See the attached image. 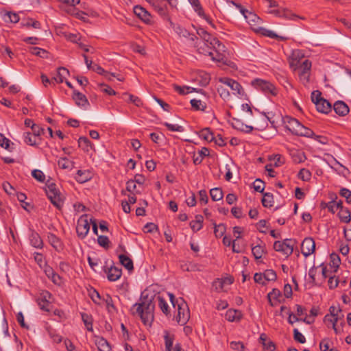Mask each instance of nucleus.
<instances>
[{"label": "nucleus", "mask_w": 351, "mask_h": 351, "mask_svg": "<svg viewBox=\"0 0 351 351\" xmlns=\"http://www.w3.org/2000/svg\"><path fill=\"white\" fill-rule=\"evenodd\" d=\"M136 313L140 316L141 320L145 325H150L154 321V311L155 305L152 299H146L139 304H135Z\"/></svg>", "instance_id": "obj_1"}, {"label": "nucleus", "mask_w": 351, "mask_h": 351, "mask_svg": "<svg viewBox=\"0 0 351 351\" xmlns=\"http://www.w3.org/2000/svg\"><path fill=\"white\" fill-rule=\"evenodd\" d=\"M45 192L51 204L60 210L63 207L64 197L51 180H48L45 184Z\"/></svg>", "instance_id": "obj_2"}, {"label": "nucleus", "mask_w": 351, "mask_h": 351, "mask_svg": "<svg viewBox=\"0 0 351 351\" xmlns=\"http://www.w3.org/2000/svg\"><path fill=\"white\" fill-rule=\"evenodd\" d=\"M319 90H314L311 93V100L315 104L317 111L327 114L331 111V104L326 99L321 97Z\"/></svg>", "instance_id": "obj_3"}, {"label": "nucleus", "mask_w": 351, "mask_h": 351, "mask_svg": "<svg viewBox=\"0 0 351 351\" xmlns=\"http://www.w3.org/2000/svg\"><path fill=\"white\" fill-rule=\"evenodd\" d=\"M252 85L257 90H261L266 95L275 96L278 93L276 88L269 81L261 79H255L252 82Z\"/></svg>", "instance_id": "obj_4"}, {"label": "nucleus", "mask_w": 351, "mask_h": 351, "mask_svg": "<svg viewBox=\"0 0 351 351\" xmlns=\"http://www.w3.org/2000/svg\"><path fill=\"white\" fill-rule=\"evenodd\" d=\"M294 243L295 241L289 239H286L282 241H276L274 243V249L277 252H282L284 255L288 257L293 252Z\"/></svg>", "instance_id": "obj_5"}, {"label": "nucleus", "mask_w": 351, "mask_h": 351, "mask_svg": "<svg viewBox=\"0 0 351 351\" xmlns=\"http://www.w3.org/2000/svg\"><path fill=\"white\" fill-rule=\"evenodd\" d=\"M190 318V312L187 304L181 299V302L178 305L177 322L183 326L187 323Z\"/></svg>", "instance_id": "obj_6"}, {"label": "nucleus", "mask_w": 351, "mask_h": 351, "mask_svg": "<svg viewBox=\"0 0 351 351\" xmlns=\"http://www.w3.org/2000/svg\"><path fill=\"white\" fill-rule=\"evenodd\" d=\"M51 294L46 290L42 291L36 299V302L42 311L49 312L51 306Z\"/></svg>", "instance_id": "obj_7"}, {"label": "nucleus", "mask_w": 351, "mask_h": 351, "mask_svg": "<svg viewBox=\"0 0 351 351\" xmlns=\"http://www.w3.org/2000/svg\"><path fill=\"white\" fill-rule=\"evenodd\" d=\"M90 230V224L87 219V215H84L80 217L77 221L76 231L77 236L84 239Z\"/></svg>", "instance_id": "obj_8"}, {"label": "nucleus", "mask_w": 351, "mask_h": 351, "mask_svg": "<svg viewBox=\"0 0 351 351\" xmlns=\"http://www.w3.org/2000/svg\"><path fill=\"white\" fill-rule=\"evenodd\" d=\"M315 250V243L313 238L306 237L305 238L301 244V252L305 256L307 257L312 254Z\"/></svg>", "instance_id": "obj_9"}, {"label": "nucleus", "mask_w": 351, "mask_h": 351, "mask_svg": "<svg viewBox=\"0 0 351 351\" xmlns=\"http://www.w3.org/2000/svg\"><path fill=\"white\" fill-rule=\"evenodd\" d=\"M219 82L226 85L232 90L234 91V94L241 95L243 88L237 81L228 77H222L219 79Z\"/></svg>", "instance_id": "obj_10"}, {"label": "nucleus", "mask_w": 351, "mask_h": 351, "mask_svg": "<svg viewBox=\"0 0 351 351\" xmlns=\"http://www.w3.org/2000/svg\"><path fill=\"white\" fill-rule=\"evenodd\" d=\"M303 58L304 53L300 50H293L289 58L290 67L294 71L298 69L299 68L300 60Z\"/></svg>", "instance_id": "obj_11"}, {"label": "nucleus", "mask_w": 351, "mask_h": 351, "mask_svg": "<svg viewBox=\"0 0 351 351\" xmlns=\"http://www.w3.org/2000/svg\"><path fill=\"white\" fill-rule=\"evenodd\" d=\"M284 122L286 124L285 128L287 130H289L295 135H296L302 125L296 119L291 117H286L284 119Z\"/></svg>", "instance_id": "obj_12"}, {"label": "nucleus", "mask_w": 351, "mask_h": 351, "mask_svg": "<svg viewBox=\"0 0 351 351\" xmlns=\"http://www.w3.org/2000/svg\"><path fill=\"white\" fill-rule=\"evenodd\" d=\"M243 16L246 19L247 23L251 25L252 29L255 32H258L260 28L258 24L261 21V19L256 14L249 12L248 10L245 12V14Z\"/></svg>", "instance_id": "obj_13"}, {"label": "nucleus", "mask_w": 351, "mask_h": 351, "mask_svg": "<svg viewBox=\"0 0 351 351\" xmlns=\"http://www.w3.org/2000/svg\"><path fill=\"white\" fill-rule=\"evenodd\" d=\"M134 13L144 23L147 24L151 23V14L142 6L135 5L134 7Z\"/></svg>", "instance_id": "obj_14"}, {"label": "nucleus", "mask_w": 351, "mask_h": 351, "mask_svg": "<svg viewBox=\"0 0 351 351\" xmlns=\"http://www.w3.org/2000/svg\"><path fill=\"white\" fill-rule=\"evenodd\" d=\"M72 98L75 101V104L78 106L84 107L89 104L86 97L77 90H73Z\"/></svg>", "instance_id": "obj_15"}, {"label": "nucleus", "mask_w": 351, "mask_h": 351, "mask_svg": "<svg viewBox=\"0 0 351 351\" xmlns=\"http://www.w3.org/2000/svg\"><path fill=\"white\" fill-rule=\"evenodd\" d=\"M231 124L234 128L246 133H250L253 130L252 126L244 124L238 119L233 118Z\"/></svg>", "instance_id": "obj_16"}, {"label": "nucleus", "mask_w": 351, "mask_h": 351, "mask_svg": "<svg viewBox=\"0 0 351 351\" xmlns=\"http://www.w3.org/2000/svg\"><path fill=\"white\" fill-rule=\"evenodd\" d=\"M333 108L335 112L340 116H345L349 112L348 106L341 101H336L334 104Z\"/></svg>", "instance_id": "obj_17"}, {"label": "nucleus", "mask_w": 351, "mask_h": 351, "mask_svg": "<svg viewBox=\"0 0 351 351\" xmlns=\"http://www.w3.org/2000/svg\"><path fill=\"white\" fill-rule=\"evenodd\" d=\"M121 274V269L117 267H110L107 272V278L110 281H116L120 278Z\"/></svg>", "instance_id": "obj_18"}, {"label": "nucleus", "mask_w": 351, "mask_h": 351, "mask_svg": "<svg viewBox=\"0 0 351 351\" xmlns=\"http://www.w3.org/2000/svg\"><path fill=\"white\" fill-rule=\"evenodd\" d=\"M29 241L34 247L42 248L43 247V241L40 236L34 231H32L29 235Z\"/></svg>", "instance_id": "obj_19"}, {"label": "nucleus", "mask_w": 351, "mask_h": 351, "mask_svg": "<svg viewBox=\"0 0 351 351\" xmlns=\"http://www.w3.org/2000/svg\"><path fill=\"white\" fill-rule=\"evenodd\" d=\"M290 155L295 163H301L306 160L304 152L298 149H292L290 151Z\"/></svg>", "instance_id": "obj_20"}, {"label": "nucleus", "mask_w": 351, "mask_h": 351, "mask_svg": "<svg viewBox=\"0 0 351 351\" xmlns=\"http://www.w3.org/2000/svg\"><path fill=\"white\" fill-rule=\"evenodd\" d=\"M225 317L229 322H235L241 319L242 313L238 310L229 309L226 311Z\"/></svg>", "instance_id": "obj_21"}, {"label": "nucleus", "mask_w": 351, "mask_h": 351, "mask_svg": "<svg viewBox=\"0 0 351 351\" xmlns=\"http://www.w3.org/2000/svg\"><path fill=\"white\" fill-rule=\"evenodd\" d=\"M92 178V173L89 171L78 170L75 176V180L80 183H84L90 180Z\"/></svg>", "instance_id": "obj_22"}, {"label": "nucleus", "mask_w": 351, "mask_h": 351, "mask_svg": "<svg viewBox=\"0 0 351 351\" xmlns=\"http://www.w3.org/2000/svg\"><path fill=\"white\" fill-rule=\"evenodd\" d=\"M197 34L205 41L204 45L209 47L210 45V40L212 38H215V37L212 36L207 31H206L203 28H199L197 30Z\"/></svg>", "instance_id": "obj_23"}, {"label": "nucleus", "mask_w": 351, "mask_h": 351, "mask_svg": "<svg viewBox=\"0 0 351 351\" xmlns=\"http://www.w3.org/2000/svg\"><path fill=\"white\" fill-rule=\"evenodd\" d=\"M48 240L49 243L55 248L57 251L62 250V244L60 239L56 237L54 234H49L48 235Z\"/></svg>", "instance_id": "obj_24"}, {"label": "nucleus", "mask_w": 351, "mask_h": 351, "mask_svg": "<svg viewBox=\"0 0 351 351\" xmlns=\"http://www.w3.org/2000/svg\"><path fill=\"white\" fill-rule=\"evenodd\" d=\"M260 342L263 344V346L265 349L269 350V351H273L275 350V344L274 342L269 341H267V335L265 333H263L260 335L259 338Z\"/></svg>", "instance_id": "obj_25"}, {"label": "nucleus", "mask_w": 351, "mask_h": 351, "mask_svg": "<svg viewBox=\"0 0 351 351\" xmlns=\"http://www.w3.org/2000/svg\"><path fill=\"white\" fill-rule=\"evenodd\" d=\"M120 263L123 265L128 270L131 271L134 269L133 261L128 256L121 254L119 256Z\"/></svg>", "instance_id": "obj_26"}, {"label": "nucleus", "mask_w": 351, "mask_h": 351, "mask_svg": "<svg viewBox=\"0 0 351 351\" xmlns=\"http://www.w3.org/2000/svg\"><path fill=\"white\" fill-rule=\"evenodd\" d=\"M64 74L69 75V70L64 67L58 68L57 76L53 77L55 84H60V83L63 82L64 78Z\"/></svg>", "instance_id": "obj_27"}, {"label": "nucleus", "mask_w": 351, "mask_h": 351, "mask_svg": "<svg viewBox=\"0 0 351 351\" xmlns=\"http://www.w3.org/2000/svg\"><path fill=\"white\" fill-rule=\"evenodd\" d=\"M203 217L200 215L195 216V220L191 221L190 226L193 232H197L202 228Z\"/></svg>", "instance_id": "obj_28"}, {"label": "nucleus", "mask_w": 351, "mask_h": 351, "mask_svg": "<svg viewBox=\"0 0 351 351\" xmlns=\"http://www.w3.org/2000/svg\"><path fill=\"white\" fill-rule=\"evenodd\" d=\"M208 54L211 57L213 60L226 64L227 58L224 53L215 51V54H214V53L208 51Z\"/></svg>", "instance_id": "obj_29"}, {"label": "nucleus", "mask_w": 351, "mask_h": 351, "mask_svg": "<svg viewBox=\"0 0 351 351\" xmlns=\"http://www.w3.org/2000/svg\"><path fill=\"white\" fill-rule=\"evenodd\" d=\"M262 204L264 207L271 208L274 204V196L271 193H263Z\"/></svg>", "instance_id": "obj_30"}, {"label": "nucleus", "mask_w": 351, "mask_h": 351, "mask_svg": "<svg viewBox=\"0 0 351 351\" xmlns=\"http://www.w3.org/2000/svg\"><path fill=\"white\" fill-rule=\"evenodd\" d=\"M265 252V244L261 245L257 244L252 247V253L254 255L255 259H259L262 257Z\"/></svg>", "instance_id": "obj_31"}, {"label": "nucleus", "mask_w": 351, "mask_h": 351, "mask_svg": "<svg viewBox=\"0 0 351 351\" xmlns=\"http://www.w3.org/2000/svg\"><path fill=\"white\" fill-rule=\"evenodd\" d=\"M209 47L215 49V51L224 53L226 47L217 38H212Z\"/></svg>", "instance_id": "obj_32"}, {"label": "nucleus", "mask_w": 351, "mask_h": 351, "mask_svg": "<svg viewBox=\"0 0 351 351\" xmlns=\"http://www.w3.org/2000/svg\"><path fill=\"white\" fill-rule=\"evenodd\" d=\"M165 338V351H171L172 346L174 341V335H170L167 331H165V335L164 336Z\"/></svg>", "instance_id": "obj_33"}, {"label": "nucleus", "mask_w": 351, "mask_h": 351, "mask_svg": "<svg viewBox=\"0 0 351 351\" xmlns=\"http://www.w3.org/2000/svg\"><path fill=\"white\" fill-rule=\"evenodd\" d=\"M78 145L80 147L86 152L89 151V148L92 146L89 139L85 136H81L79 138Z\"/></svg>", "instance_id": "obj_34"}, {"label": "nucleus", "mask_w": 351, "mask_h": 351, "mask_svg": "<svg viewBox=\"0 0 351 351\" xmlns=\"http://www.w3.org/2000/svg\"><path fill=\"white\" fill-rule=\"evenodd\" d=\"M29 52L33 55L39 56L43 58H47L48 57V52L40 47H32L29 48Z\"/></svg>", "instance_id": "obj_35"}, {"label": "nucleus", "mask_w": 351, "mask_h": 351, "mask_svg": "<svg viewBox=\"0 0 351 351\" xmlns=\"http://www.w3.org/2000/svg\"><path fill=\"white\" fill-rule=\"evenodd\" d=\"M173 86L174 90L176 91H177L180 95H186L188 93H192V92L197 91L196 88H191L190 86H180L177 84H173Z\"/></svg>", "instance_id": "obj_36"}, {"label": "nucleus", "mask_w": 351, "mask_h": 351, "mask_svg": "<svg viewBox=\"0 0 351 351\" xmlns=\"http://www.w3.org/2000/svg\"><path fill=\"white\" fill-rule=\"evenodd\" d=\"M96 345L99 351H110L111 348L108 342L104 338H99L96 341Z\"/></svg>", "instance_id": "obj_37"}, {"label": "nucleus", "mask_w": 351, "mask_h": 351, "mask_svg": "<svg viewBox=\"0 0 351 351\" xmlns=\"http://www.w3.org/2000/svg\"><path fill=\"white\" fill-rule=\"evenodd\" d=\"M210 195L211 197V199L216 202L219 201L223 198V191L220 188H214L210 189Z\"/></svg>", "instance_id": "obj_38"}, {"label": "nucleus", "mask_w": 351, "mask_h": 351, "mask_svg": "<svg viewBox=\"0 0 351 351\" xmlns=\"http://www.w3.org/2000/svg\"><path fill=\"white\" fill-rule=\"evenodd\" d=\"M214 226V233L216 237H221L226 232V228L223 223L217 225L215 222H213Z\"/></svg>", "instance_id": "obj_39"}, {"label": "nucleus", "mask_w": 351, "mask_h": 351, "mask_svg": "<svg viewBox=\"0 0 351 351\" xmlns=\"http://www.w3.org/2000/svg\"><path fill=\"white\" fill-rule=\"evenodd\" d=\"M0 136L2 138V141H0V146L9 152H12L14 149L12 147L14 143H11V141L8 138L5 137L3 134H0Z\"/></svg>", "instance_id": "obj_40"}, {"label": "nucleus", "mask_w": 351, "mask_h": 351, "mask_svg": "<svg viewBox=\"0 0 351 351\" xmlns=\"http://www.w3.org/2000/svg\"><path fill=\"white\" fill-rule=\"evenodd\" d=\"M341 221L349 223L351 220V213L348 209H341L338 213Z\"/></svg>", "instance_id": "obj_41"}, {"label": "nucleus", "mask_w": 351, "mask_h": 351, "mask_svg": "<svg viewBox=\"0 0 351 351\" xmlns=\"http://www.w3.org/2000/svg\"><path fill=\"white\" fill-rule=\"evenodd\" d=\"M296 135L306 137H313V135H315V133L311 129L306 128L302 124Z\"/></svg>", "instance_id": "obj_42"}, {"label": "nucleus", "mask_w": 351, "mask_h": 351, "mask_svg": "<svg viewBox=\"0 0 351 351\" xmlns=\"http://www.w3.org/2000/svg\"><path fill=\"white\" fill-rule=\"evenodd\" d=\"M200 137L207 141H213L214 140L213 134L211 132L210 128H206L202 129L199 133Z\"/></svg>", "instance_id": "obj_43"}, {"label": "nucleus", "mask_w": 351, "mask_h": 351, "mask_svg": "<svg viewBox=\"0 0 351 351\" xmlns=\"http://www.w3.org/2000/svg\"><path fill=\"white\" fill-rule=\"evenodd\" d=\"M19 15L12 12H7L4 15V21L7 23L10 22L16 23L19 22Z\"/></svg>", "instance_id": "obj_44"}, {"label": "nucleus", "mask_w": 351, "mask_h": 351, "mask_svg": "<svg viewBox=\"0 0 351 351\" xmlns=\"http://www.w3.org/2000/svg\"><path fill=\"white\" fill-rule=\"evenodd\" d=\"M281 296L280 291L277 289H273L271 292L267 294V298L271 306H274L272 300H278Z\"/></svg>", "instance_id": "obj_45"}, {"label": "nucleus", "mask_w": 351, "mask_h": 351, "mask_svg": "<svg viewBox=\"0 0 351 351\" xmlns=\"http://www.w3.org/2000/svg\"><path fill=\"white\" fill-rule=\"evenodd\" d=\"M82 319L84 322L86 328L89 331H93V321L91 317L86 313H81Z\"/></svg>", "instance_id": "obj_46"}, {"label": "nucleus", "mask_w": 351, "mask_h": 351, "mask_svg": "<svg viewBox=\"0 0 351 351\" xmlns=\"http://www.w3.org/2000/svg\"><path fill=\"white\" fill-rule=\"evenodd\" d=\"M58 165L62 169H69L72 168L73 162L66 158H61Z\"/></svg>", "instance_id": "obj_47"}, {"label": "nucleus", "mask_w": 351, "mask_h": 351, "mask_svg": "<svg viewBox=\"0 0 351 351\" xmlns=\"http://www.w3.org/2000/svg\"><path fill=\"white\" fill-rule=\"evenodd\" d=\"M226 280H228V285H230L232 283V280L230 278H226L225 279H217L213 282V286L215 287V289L221 290L223 289V285H224L225 282H226Z\"/></svg>", "instance_id": "obj_48"}, {"label": "nucleus", "mask_w": 351, "mask_h": 351, "mask_svg": "<svg viewBox=\"0 0 351 351\" xmlns=\"http://www.w3.org/2000/svg\"><path fill=\"white\" fill-rule=\"evenodd\" d=\"M191 4L193 6L195 12H197L198 15L200 16H204V12L202 7L200 5L199 0H189Z\"/></svg>", "instance_id": "obj_49"}, {"label": "nucleus", "mask_w": 351, "mask_h": 351, "mask_svg": "<svg viewBox=\"0 0 351 351\" xmlns=\"http://www.w3.org/2000/svg\"><path fill=\"white\" fill-rule=\"evenodd\" d=\"M157 299L158 300V306L160 307V308L161 309V311L166 315H167L169 312V306L167 303V302L165 301V300L161 297V296H158L157 297Z\"/></svg>", "instance_id": "obj_50"}, {"label": "nucleus", "mask_w": 351, "mask_h": 351, "mask_svg": "<svg viewBox=\"0 0 351 351\" xmlns=\"http://www.w3.org/2000/svg\"><path fill=\"white\" fill-rule=\"evenodd\" d=\"M25 142L29 145H35L36 143V136L30 132L24 133Z\"/></svg>", "instance_id": "obj_51"}, {"label": "nucleus", "mask_w": 351, "mask_h": 351, "mask_svg": "<svg viewBox=\"0 0 351 351\" xmlns=\"http://www.w3.org/2000/svg\"><path fill=\"white\" fill-rule=\"evenodd\" d=\"M88 295L92 299V300L95 303H99V300H101V296H100V294L99 293V292L96 289H95L92 287L90 289H88Z\"/></svg>", "instance_id": "obj_52"}, {"label": "nucleus", "mask_w": 351, "mask_h": 351, "mask_svg": "<svg viewBox=\"0 0 351 351\" xmlns=\"http://www.w3.org/2000/svg\"><path fill=\"white\" fill-rule=\"evenodd\" d=\"M191 104L192 107L196 110L204 111L206 108V105L202 102L201 100L193 99L191 100Z\"/></svg>", "instance_id": "obj_53"}, {"label": "nucleus", "mask_w": 351, "mask_h": 351, "mask_svg": "<svg viewBox=\"0 0 351 351\" xmlns=\"http://www.w3.org/2000/svg\"><path fill=\"white\" fill-rule=\"evenodd\" d=\"M124 96L128 97V101L130 102L133 103L135 106H136L138 107L142 106V104H143L141 99L140 98H138V97H135V96L128 94L127 93H125L123 94V97H124Z\"/></svg>", "instance_id": "obj_54"}, {"label": "nucleus", "mask_w": 351, "mask_h": 351, "mask_svg": "<svg viewBox=\"0 0 351 351\" xmlns=\"http://www.w3.org/2000/svg\"><path fill=\"white\" fill-rule=\"evenodd\" d=\"M253 187L256 191L263 193L265 189V182L261 179H256L253 182Z\"/></svg>", "instance_id": "obj_55"}, {"label": "nucleus", "mask_w": 351, "mask_h": 351, "mask_svg": "<svg viewBox=\"0 0 351 351\" xmlns=\"http://www.w3.org/2000/svg\"><path fill=\"white\" fill-rule=\"evenodd\" d=\"M298 178L303 181H308L311 178V173L306 169H302L298 173Z\"/></svg>", "instance_id": "obj_56"}, {"label": "nucleus", "mask_w": 351, "mask_h": 351, "mask_svg": "<svg viewBox=\"0 0 351 351\" xmlns=\"http://www.w3.org/2000/svg\"><path fill=\"white\" fill-rule=\"evenodd\" d=\"M263 274L265 280L267 281L275 280L277 278V275L273 269H267Z\"/></svg>", "instance_id": "obj_57"}, {"label": "nucleus", "mask_w": 351, "mask_h": 351, "mask_svg": "<svg viewBox=\"0 0 351 351\" xmlns=\"http://www.w3.org/2000/svg\"><path fill=\"white\" fill-rule=\"evenodd\" d=\"M32 176L39 182H44L45 179V176L43 172L38 169H34L32 172Z\"/></svg>", "instance_id": "obj_58"}, {"label": "nucleus", "mask_w": 351, "mask_h": 351, "mask_svg": "<svg viewBox=\"0 0 351 351\" xmlns=\"http://www.w3.org/2000/svg\"><path fill=\"white\" fill-rule=\"evenodd\" d=\"M97 242L99 245L108 249L109 247L110 241L106 236L100 235L97 238Z\"/></svg>", "instance_id": "obj_59"}, {"label": "nucleus", "mask_w": 351, "mask_h": 351, "mask_svg": "<svg viewBox=\"0 0 351 351\" xmlns=\"http://www.w3.org/2000/svg\"><path fill=\"white\" fill-rule=\"evenodd\" d=\"M293 339L300 343H304L306 342L305 337L297 328L293 330Z\"/></svg>", "instance_id": "obj_60"}, {"label": "nucleus", "mask_w": 351, "mask_h": 351, "mask_svg": "<svg viewBox=\"0 0 351 351\" xmlns=\"http://www.w3.org/2000/svg\"><path fill=\"white\" fill-rule=\"evenodd\" d=\"M217 91L220 97L223 99H228L230 96L228 89L223 86H219L217 88Z\"/></svg>", "instance_id": "obj_61"}, {"label": "nucleus", "mask_w": 351, "mask_h": 351, "mask_svg": "<svg viewBox=\"0 0 351 351\" xmlns=\"http://www.w3.org/2000/svg\"><path fill=\"white\" fill-rule=\"evenodd\" d=\"M164 125L167 128V129L170 131L173 132H183L184 129L182 126L177 124H171L169 123H165Z\"/></svg>", "instance_id": "obj_62"}, {"label": "nucleus", "mask_w": 351, "mask_h": 351, "mask_svg": "<svg viewBox=\"0 0 351 351\" xmlns=\"http://www.w3.org/2000/svg\"><path fill=\"white\" fill-rule=\"evenodd\" d=\"M339 194L346 199L348 203H351V191L346 188H342L340 190Z\"/></svg>", "instance_id": "obj_63"}, {"label": "nucleus", "mask_w": 351, "mask_h": 351, "mask_svg": "<svg viewBox=\"0 0 351 351\" xmlns=\"http://www.w3.org/2000/svg\"><path fill=\"white\" fill-rule=\"evenodd\" d=\"M299 68L301 69V72H309L311 68V62L308 60H305L299 65Z\"/></svg>", "instance_id": "obj_64"}]
</instances>
